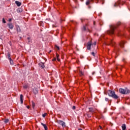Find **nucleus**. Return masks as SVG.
<instances>
[{
  "label": "nucleus",
  "instance_id": "obj_37",
  "mask_svg": "<svg viewBox=\"0 0 130 130\" xmlns=\"http://www.w3.org/2000/svg\"><path fill=\"white\" fill-rule=\"evenodd\" d=\"M92 75H95V72H92Z\"/></svg>",
  "mask_w": 130,
  "mask_h": 130
},
{
  "label": "nucleus",
  "instance_id": "obj_38",
  "mask_svg": "<svg viewBox=\"0 0 130 130\" xmlns=\"http://www.w3.org/2000/svg\"><path fill=\"white\" fill-rule=\"evenodd\" d=\"M117 34H118V32H119V30H117Z\"/></svg>",
  "mask_w": 130,
  "mask_h": 130
},
{
  "label": "nucleus",
  "instance_id": "obj_5",
  "mask_svg": "<svg viewBox=\"0 0 130 130\" xmlns=\"http://www.w3.org/2000/svg\"><path fill=\"white\" fill-rule=\"evenodd\" d=\"M7 26L9 29H11V30H13L14 29V25L12 23H8Z\"/></svg>",
  "mask_w": 130,
  "mask_h": 130
},
{
  "label": "nucleus",
  "instance_id": "obj_20",
  "mask_svg": "<svg viewBox=\"0 0 130 130\" xmlns=\"http://www.w3.org/2000/svg\"><path fill=\"white\" fill-rule=\"evenodd\" d=\"M79 75H80V76H81V77H82V76H84V73H83V72H82L81 71H80Z\"/></svg>",
  "mask_w": 130,
  "mask_h": 130
},
{
  "label": "nucleus",
  "instance_id": "obj_8",
  "mask_svg": "<svg viewBox=\"0 0 130 130\" xmlns=\"http://www.w3.org/2000/svg\"><path fill=\"white\" fill-rule=\"evenodd\" d=\"M121 3H120V1H119L117 2H116L114 5V7H115V8H116V7H118V6H119V5H120Z\"/></svg>",
  "mask_w": 130,
  "mask_h": 130
},
{
  "label": "nucleus",
  "instance_id": "obj_18",
  "mask_svg": "<svg viewBox=\"0 0 130 130\" xmlns=\"http://www.w3.org/2000/svg\"><path fill=\"white\" fill-rule=\"evenodd\" d=\"M90 2H91V0H87V2H86V6L90 5Z\"/></svg>",
  "mask_w": 130,
  "mask_h": 130
},
{
  "label": "nucleus",
  "instance_id": "obj_19",
  "mask_svg": "<svg viewBox=\"0 0 130 130\" xmlns=\"http://www.w3.org/2000/svg\"><path fill=\"white\" fill-rule=\"evenodd\" d=\"M89 112H94V109L92 108H89Z\"/></svg>",
  "mask_w": 130,
  "mask_h": 130
},
{
  "label": "nucleus",
  "instance_id": "obj_31",
  "mask_svg": "<svg viewBox=\"0 0 130 130\" xmlns=\"http://www.w3.org/2000/svg\"><path fill=\"white\" fill-rule=\"evenodd\" d=\"M56 61V58H53L52 59V61Z\"/></svg>",
  "mask_w": 130,
  "mask_h": 130
},
{
  "label": "nucleus",
  "instance_id": "obj_28",
  "mask_svg": "<svg viewBox=\"0 0 130 130\" xmlns=\"http://www.w3.org/2000/svg\"><path fill=\"white\" fill-rule=\"evenodd\" d=\"M46 115H47V113H45L42 115L43 117H45V116H46Z\"/></svg>",
  "mask_w": 130,
  "mask_h": 130
},
{
  "label": "nucleus",
  "instance_id": "obj_41",
  "mask_svg": "<svg viewBox=\"0 0 130 130\" xmlns=\"http://www.w3.org/2000/svg\"><path fill=\"white\" fill-rule=\"evenodd\" d=\"M81 22H83V19H81Z\"/></svg>",
  "mask_w": 130,
  "mask_h": 130
},
{
  "label": "nucleus",
  "instance_id": "obj_35",
  "mask_svg": "<svg viewBox=\"0 0 130 130\" xmlns=\"http://www.w3.org/2000/svg\"><path fill=\"white\" fill-rule=\"evenodd\" d=\"M26 107H27V108L28 109H29L30 108V106H26Z\"/></svg>",
  "mask_w": 130,
  "mask_h": 130
},
{
  "label": "nucleus",
  "instance_id": "obj_32",
  "mask_svg": "<svg viewBox=\"0 0 130 130\" xmlns=\"http://www.w3.org/2000/svg\"><path fill=\"white\" fill-rule=\"evenodd\" d=\"M72 109H73V110H75V109H76V106H73V107H72Z\"/></svg>",
  "mask_w": 130,
  "mask_h": 130
},
{
  "label": "nucleus",
  "instance_id": "obj_22",
  "mask_svg": "<svg viewBox=\"0 0 130 130\" xmlns=\"http://www.w3.org/2000/svg\"><path fill=\"white\" fill-rule=\"evenodd\" d=\"M55 48L57 49V50H59V47L56 45H55Z\"/></svg>",
  "mask_w": 130,
  "mask_h": 130
},
{
  "label": "nucleus",
  "instance_id": "obj_40",
  "mask_svg": "<svg viewBox=\"0 0 130 130\" xmlns=\"http://www.w3.org/2000/svg\"><path fill=\"white\" fill-rule=\"evenodd\" d=\"M100 128L101 129L102 128V126H100Z\"/></svg>",
  "mask_w": 130,
  "mask_h": 130
},
{
  "label": "nucleus",
  "instance_id": "obj_16",
  "mask_svg": "<svg viewBox=\"0 0 130 130\" xmlns=\"http://www.w3.org/2000/svg\"><path fill=\"white\" fill-rule=\"evenodd\" d=\"M56 55L57 60H58V61H60V59L59 58V55L58 54L56 53Z\"/></svg>",
  "mask_w": 130,
  "mask_h": 130
},
{
  "label": "nucleus",
  "instance_id": "obj_44",
  "mask_svg": "<svg viewBox=\"0 0 130 130\" xmlns=\"http://www.w3.org/2000/svg\"><path fill=\"white\" fill-rule=\"evenodd\" d=\"M89 8H90V7H89Z\"/></svg>",
  "mask_w": 130,
  "mask_h": 130
},
{
  "label": "nucleus",
  "instance_id": "obj_4",
  "mask_svg": "<svg viewBox=\"0 0 130 130\" xmlns=\"http://www.w3.org/2000/svg\"><path fill=\"white\" fill-rule=\"evenodd\" d=\"M56 122L60 125H61L62 127H66V122H64L63 121L60 120H57Z\"/></svg>",
  "mask_w": 130,
  "mask_h": 130
},
{
  "label": "nucleus",
  "instance_id": "obj_24",
  "mask_svg": "<svg viewBox=\"0 0 130 130\" xmlns=\"http://www.w3.org/2000/svg\"><path fill=\"white\" fill-rule=\"evenodd\" d=\"M5 123H8L9 122V119H5L4 120Z\"/></svg>",
  "mask_w": 130,
  "mask_h": 130
},
{
  "label": "nucleus",
  "instance_id": "obj_36",
  "mask_svg": "<svg viewBox=\"0 0 130 130\" xmlns=\"http://www.w3.org/2000/svg\"><path fill=\"white\" fill-rule=\"evenodd\" d=\"M122 60H123V61H125V58H123Z\"/></svg>",
  "mask_w": 130,
  "mask_h": 130
},
{
  "label": "nucleus",
  "instance_id": "obj_10",
  "mask_svg": "<svg viewBox=\"0 0 130 130\" xmlns=\"http://www.w3.org/2000/svg\"><path fill=\"white\" fill-rule=\"evenodd\" d=\"M16 28L17 29V33L21 32V28H20V26H19V25H17Z\"/></svg>",
  "mask_w": 130,
  "mask_h": 130
},
{
  "label": "nucleus",
  "instance_id": "obj_3",
  "mask_svg": "<svg viewBox=\"0 0 130 130\" xmlns=\"http://www.w3.org/2000/svg\"><path fill=\"white\" fill-rule=\"evenodd\" d=\"M119 91L121 94H129L130 93L129 89H128L126 88L125 89L120 88Z\"/></svg>",
  "mask_w": 130,
  "mask_h": 130
},
{
  "label": "nucleus",
  "instance_id": "obj_15",
  "mask_svg": "<svg viewBox=\"0 0 130 130\" xmlns=\"http://www.w3.org/2000/svg\"><path fill=\"white\" fill-rule=\"evenodd\" d=\"M110 44H111V45H112V46H114V44H115V43L113 41V40H111L110 41Z\"/></svg>",
  "mask_w": 130,
  "mask_h": 130
},
{
  "label": "nucleus",
  "instance_id": "obj_45",
  "mask_svg": "<svg viewBox=\"0 0 130 130\" xmlns=\"http://www.w3.org/2000/svg\"><path fill=\"white\" fill-rule=\"evenodd\" d=\"M7 1H9V0H7Z\"/></svg>",
  "mask_w": 130,
  "mask_h": 130
},
{
  "label": "nucleus",
  "instance_id": "obj_13",
  "mask_svg": "<svg viewBox=\"0 0 130 130\" xmlns=\"http://www.w3.org/2000/svg\"><path fill=\"white\" fill-rule=\"evenodd\" d=\"M42 125L44 126L45 130H48V128L47 127V126L45 124H43V123H41Z\"/></svg>",
  "mask_w": 130,
  "mask_h": 130
},
{
  "label": "nucleus",
  "instance_id": "obj_33",
  "mask_svg": "<svg viewBox=\"0 0 130 130\" xmlns=\"http://www.w3.org/2000/svg\"><path fill=\"white\" fill-rule=\"evenodd\" d=\"M8 21L9 22H12V18H10Z\"/></svg>",
  "mask_w": 130,
  "mask_h": 130
},
{
  "label": "nucleus",
  "instance_id": "obj_7",
  "mask_svg": "<svg viewBox=\"0 0 130 130\" xmlns=\"http://www.w3.org/2000/svg\"><path fill=\"white\" fill-rule=\"evenodd\" d=\"M119 44L120 47H121L122 48H123V47H124L123 45H124V44H125V42H123V41H121L119 43Z\"/></svg>",
  "mask_w": 130,
  "mask_h": 130
},
{
  "label": "nucleus",
  "instance_id": "obj_1",
  "mask_svg": "<svg viewBox=\"0 0 130 130\" xmlns=\"http://www.w3.org/2000/svg\"><path fill=\"white\" fill-rule=\"evenodd\" d=\"M120 25H121V22L119 21L116 25H111L110 26V29L107 31V34L109 35H113V34H114V31L117 30V27L120 26Z\"/></svg>",
  "mask_w": 130,
  "mask_h": 130
},
{
  "label": "nucleus",
  "instance_id": "obj_29",
  "mask_svg": "<svg viewBox=\"0 0 130 130\" xmlns=\"http://www.w3.org/2000/svg\"><path fill=\"white\" fill-rule=\"evenodd\" d=\"M91 54H92V55H93V56H95V55H96V54H95V53L94 52H92L91 53Z\"/></svg>",
  "mask_w": 130,
  "mask_h": 130
},
{
  "label": "nucleus",
  "instance_id": "obj_2",
  "mask_svg": "<svg viewBox=\"0 0 130 130\" xmlns=\"http://www.w3.org/2000/svg\"><path fill=\"white\" fill-rule=\"evenodd\" d=\"M107 93L110 97H112V98H114V99H118L119 98L118 96L115 94V92L114 91L109 90H108Z\"/></svg>",
  "mask_w": 130,
  "mask_h": 130
},
{
  "label": "nucleus",
  "instance_id": "obj_21",
  "mask_svg": "<svg viewBox=\"0 0 130 130\" xmlns=\"http://www.w3.org/2000/svg\"><path fill=\"white\" fill-rule=\"evenodd\" d=\"M10 62V64H14V61H13V60L12 59H9Z\"/></svg>",
  "mask_w": 130,
  "mask_h": 130
},
{
  "label": "nucleus",
  "instance_id": "obj_30",
  "mask_svg": "<svg viewBox=\"0 0 130 130\" xmlns=\"http://www.w3.org/2000/svg\"><path fill=\"white\" fill-rule=\"evenodd\" d=\"M83 30L87 31V29L86 28V26H83Z\"/></svg>",
  "mask_w": 130,
  "mask_h": 130
},
{
  "label": "nucleus",
  "instance_id": "obj_43",
  "mask_svg": "<svg viewBox=\"0 0 130 130\" xmlns=\"http://www.w3.org/2000/svg\"><path fill=\"white\" fill-rule=\"evenodd\" d=\"M50 52H51V50L50 51Z\"/></svg>",
  "mask_w": 130,
  "mask_h": 130
},
{
  "label": "nucleus",
  "instance_id": "obj_42",
  "mask_svg": "<svg viewBox=\"0 0 130 130\" xmlns=\"http://www.w3.org/2000/svg\"><path fill=\"white\" fill-rule=\"evenodd\" d=\"M28 40H30V38H27Z\"/></svg>",
  "mask_w": 130,
  "mask_h": 130
},
{
  "label": "nucleus",
  "instance_id": "obj_17",
  "mask_svg": "<svg viewBox=\"0 0 130 130\" xmlns=\"http://www.w3.org/2000/svg\"><path fill=\"white\" fill-rule=\"evenodd\" d=\"M7 56L8 57V59H11V53L10 52L8 53Z\"/></svg>",
  "mask_w": 130,
  "mask_h": 130
},
{
  "label": "nucleus",
  "instance_id": "obj_11",
  "mask_svg": "<svg viewBox=\"0 0 130 130\" xmlns=\"http://www.w3.org/2000/svg\"><path fill=\"white\" fill-rule=\"evenodd\" d=\"M20 102L21 104H23L24 102V99H23V94H20Z\"/></svg>",
  "mask_w": 130,
  "mask_h": 130
},
{
  "label": "nucleus",
  "instance_id": "obj_6",
  "mask_svg": "<svg viewBox=\"0 0 130 130\" xmlns=\"http://www.w3.org/2000/svg\"><path fill=\"white\" fill-rule=\"evenodd\" d=\"M39 66L40 68H41V69H44V68H45L44 63L42 62H41L39 63Z\"/></svg>",
  "mask_w": 130,
  "mask_h": 130
},
{
  "label": "nucleus",
  "instance_id": "obj_14",
  "mask_svg": "<svg viewBox=\"0 0 130 130\" xmlns=\"http://www.w3.org/2000/svg\"><path fill=\"white\" fill-rule=\"evenodd\" d=\"M122 130H126V125L125 124H123L122 125Z\"/></svg>",
  "mask_w": 130,
  "mask_h": 130
},
{
  "label": "nucleus",
  "instance_id": "obj_25",
  "mask_svg": "<svg viewBox=\"0 0 130 130\" xmlns=\"http://www.w3.org/2000/svg\"><path fill=\"white\" fill-rule=\"evenodd\" d=\"M2 22L4 23V24H6L7 23V21L5 20V18H3L2 19Z\"/></svg>",
  "mask_w": 130,
  "mask_h": 130
},
{
  "label": "nucleus",
  "instance_id": "obj_39",
  "mask_svg": "<svg viewBox=\"0 0 130 130\" xmlns=\"http://www.w3.org/2000/svg\"><path fill=\"white\" fill-rule=\"evenodd\" d=\"M95 23L96 22L95 21H93V25H95Z\"/></svg>",
  "mask_w": 130,
  "mask_h": 130
},
{
  "label": "nucleus",
  "instance_id": "obj_23",
  "mask_svg": "<svg viewBox=\"0 0 130 130\" xmlns=\"http://www.w3.org/2000/svg\"><path fill=\"white\" fill-rule=\"evenodd\" d=\"M34 94H37V93H38V91L37 90V89H34Z\"/></svg>",
  "mask_w": 130,
  "mask_h": 130
},
{
  "label": "nucleus",
  "instance_id": "obj_12",
  "mask_svg": "<svg viewBox=\"0 0 130 130\" xmlns=\"http://www.w3.org/2000/svg\"><path fill=\"white\" fill-rule=\"evenodd\" d=\"M91 43H88L87 47L88 50H90V49H91Z\"/></svg>",
  "mask_w": 130,
  "mask_h": 130
},
{
  "label": "nucleus",
  "instance_id": "obj_34",
  "mask_svg": "<svg viewBox=\"0 0 130 130\" xmlns=\"http://www.w3.org/2000/svg\"><path fill=\"white\" fill-rule=\"evenodd\" d=\"M109 99L108 98H105V101H108Z\"/></svg>",
  "mask_w": 130,
  "mask_h": 130
},
{
  "label": "nucleus",
  "instance_id": "obj_9",
  "mask_svg": "<svg viewBox=\"0 0 130 130\" xmlns=\"http://www.w3.org/2000/svg\"><path fill=\"white\" fill-rule=\"evenodd\" d=\"M15 4L17 6V7H21L22 5V3L19 1H15Z\"/></svg>",
  "mask_w": 130,
  "mask_h": 130
},
{
  "label": "nucleus",
  "instance_id": "obj_27",
  "mask_svg": "<svg viewBox=\"0 0 130 130\" xmlns=\"http://www.w3.org/2000/svg\"><path fill=\"white\" fill-rule=\"evenodd\" d=\"M32 106L33 108H34V107H35V104L34 103V102L32 101Z\"/></svg>",
  "mask_w": 130,
  "mask_h": 130
},
{
  "label": "nucleus",
  "instance_id": "obj_26",
  "mask_svg": "<svg viewBox=\"0 0 130 130\" xmlns=\"http://www.w3.org/2000/svg\"><path fill=\"white\" fill-rule=\"evenodd\" d=\"M23 88H24V89H27V88H28V85H27V84H24V85H23Z\"/></svg>",
  "mask_w": 130,
  "mask_h": 130
}]
</instances>
